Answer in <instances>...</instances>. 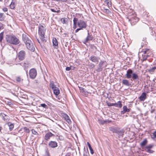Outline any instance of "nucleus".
I'll use <instances>...</instances> for the list:
<instances>
[{
    "instance_id": "nucleus-33",
    "label": "nucleus",
    "mask_w": 156,
    "mask_h": 156,
    "mask_svg": "<svg viewBox=\"0 0 156 156\" xmlns=\"http://www.w3.org/2000/svg\"><path fill=\"white\" fill-rule=\"evenodd\" d=\"M149 51V49H146L143 50L142 52L144 53V55H146L148 54V52Z\"/></svg>"
},
{
    "instance_id": "nucleus-61",
    "label": "nucleus",
    "mask_w": 156,
    "mask_h": 156,
    "mask_svg": "<svg viewBox=\"0 0 156 156\" xmlns=\"http://www.w3.org/2000/svg\"><path fill=\"white\" fill-rule=\"evenodd\" d=\"M5 12H6V11H7V10H4Z\"/></svg>"
},
{
    "instance_id": "nucleus-9",
    "label": "nucleus",
    "mask_w": 156,
    "mask_h": 156,
    "mask_svg": "<svg viewBox=\"0 0 156 156\" xmlns=\"http://www.w3.org/2000/svg\"><path fill=\"white\" fill-rule=\"evenodd\" d=\"M54 136H55L54 134L50 132H48L45 134L44 138L45 140L48 141L50 139V137Z\"/></svg>"
},
{
    "instance_id": "nucleus-3",
    "label": "nucleus",
    "mask_w": 156,
    "mask_h": 156,
    "mask_svg": "<svg viewBox=\"0 0 156 156\" xmlns=\"http://www.w3.org/2000/svg\"><path fill=\"white\" fill-rule=\"evenodd\" d=\"M126 76L127 79H130L132 77L134 81L138 79V75L135 73H133V71L131 69H129L127 71Z\"/></svg>"
},
{
    "instance_id": "nucleus-39",
    "label": "nucleus",
    "mask_w": 156,
    "mask_h": 156,
    "mask_svg": "<svg viewBox=\"0 0 156 156\" xmlns=\"http://www.w3.org/2000/svg\"><path fill=\"white\" fill-rule=\"evenodd\" d=\"M153 145L151 144H149L145 148L146 149H151L153 147Z\"/></svg>"
},
{
    "instance_id": "nucleus-30",
    "label": "nucleus",
    "mask_w": 156,
    "mask_h": 156,
    "mask_svg": "<svg viewBox=\"0 0 156 156\" xmlns=\"http://www.w3.org/2000/svg\"><path fill=\"white\" fill-rule=\"evenodd\" d=\"M8 125L9 126V130L10 131H12L14 127L13 124L10 122H9L8 123Z\"/></svg>"
},
{
    "instance_id": "nucleus-64",
    "label": "nucleus",
    "mask_w": 156,
    "mask_h": 156,
    "mask_svg": "<svg viewBox=\"0 0 156 156\" xmlns=\"http://www.w3.org/2000/svg\"><path fill=\"white\" fill-rule=\"evenodd\" d=\"M91 11L92 13H93V12H92V10H91Z\"/></svg>"
},
{
    "instance_id": "nucleus-48",
    "label": "nucleus",
    "mask_w": 156,
    "mask_h": 156,
    "mask_svg": "<svg viewBox=\"0 0 156 156\" xmlns=\"http://www.w3.org/2000/svg\"><path fill=\"white\" fill-rule=\"evenodd\" d=\"M66 69L67 71H69L71 69V67H66Z\"/></svg>"
},
{
    "instance_id": "nucleus-40",
    "label": "nucleus",
    "mask_w": 156,
    "mask_h": 156,
    "mask_svg": "<svg viewBox=\"0 0 156 156\" xmlns=\"http://www.w3.org/2000/svg\"><path fill=\"white\" fill-rule=\"evenodd\" d=\"M3 14L0 13V20L2 21L4 20V17L3 16Z\"/></svg>"
},
{
    "instance_id": "nucleus-11",
    "label": "nucleus",
    "mask_w": 156,
    "mask_h": 156,
    "mask_svg": "<svg viewBox=\"0 0 156 156\" xmlns=\"http://www.w3.org/2000/svg\"><path fill=\"white\" fill-rule=\"evenodd\" d=\"M19 64H20L21 66L23 67L24 70H26V73L27 72V70L29 64V63L28 62H22Z\"/></svg>"
},
{
    "instance_id": "nucleus-14",
    "label": "nucleus",
    "mask_w": 156,
    "mask_h": 156,
    "mask_svg": "<svg viewBox=\"0 0 156 156\" xmlns=\"http://www.w3.org/2000/svg\"><path fill=\"white\" fill-rule=\"evenodd\" d=\"M22 38L25 43L28 42L29 41H31L28 37V35L26 34H23L22 35Z\"/></svg>"
},
{
    "instance_id": "nucleus-62",
    "label": "nucleus",
    "mask_w": 156,
    "mask_h": 156,
    "mask_svg": "<svg viewBox=\"0 0 156 156\" xmlns=\"http://www.w3.org/2000/svg\"><path fill=\"white\" fill-rule=\"evenodd\" d=\"M155 119H156V116H155Z\"/></svg>"
},
{
    "instance_id": "nucleus-34",
    "label": "nucleus",
    "mask_w": 156,
    "mask_h": 156,
    "mask_svg": "<svg viewBox=\"0 0 156 156\" xmlns=\"http://www.w3.org/2000/svg\"><path fill=\"white\" fill-rule=\"evenodd\" d=\"M4 32H2L0 33V42H2L3 38Z\"/></svg>"
},
{
    "instance_id": "nucleus-57",
    "label": "nucleus",
    "mask_w": 156,
    "mask_h": 156,
    "mask_svg": "<svg viewBox=\"0 0 156 156\" xmlns=\"http://www.w3.org/2000/svg\"><path fill=\"white\" fill-rule=\"evenodd\" d=\"M65 156H70V155H69V154H67Z\"/></svg>"
},
{
    "instance_id": "nucleus-36",
    "label": "nucleus",
    "mask_w": 156,
    "mask_h": 156,
    "mask_svg": "<svg viewBox=\"0 0 156 156\" xmlns=\"http://www.w3.org/2000/svg\"><path fill=\"white\" fill-rule=\"evenodd\" d=\"M142 56L143 57V61H145L147 57L148 56V55H147H147H142Z\"/></svg>"
},
{
    "instance_id": "nucleus-51",
    "label": "nucleus",
    "mask_w": 156,
    "mask_h": 156,
    "mask_svg": "<svg viewBox=\"0 0 156 156\" xmlns=\"http://www.w3.org/2000/svg\"><path fill=\"white\" fill-rule=\"evenodd\" d=\"M51 11L53 12L58 13V12H59L60 11V10H51Z\"/></svg>"
},
{
    "instance_id": "nucleus-37",
    "label": "nucleus",
    "mask_w": 156,
    "mask_h": 156,
    "mask_svg": "<svg viewBox=\"0 0 156 156\" xmlns=\"http://www.w3.org/2000/svg\"><path fill=\"white\" fill-rule=\"evenodd\" d=\"M24 131L27 133H29L30 132V130L27 127H24L23 128Z\"/></svg>"
},
{
    "instance_id": "nucleus-43",
    "label": "nucleus",
    "mask_w": 156,
    "mask_h": 156,
    "mask_svg": "<svg viewBox=\"0 0 156 156\" xmlns=\"http://www.w3.org/2000/svg\"><path fill=\"white\" fill-rule=\"evenodd\" d=\"M80 92L82 94H83V92H85V89L83 88H80Z\"/></svg>"
},
{
    "instance_id": "nucleus-58",
    "label": "nucleus",
    "mask_w": 156,
    "mask_h": 156,
    "mask_svg": "<svg viewBox=\"0 0 156 156\" xmlns=\"http://www.w3.org/2000/svg\"><path fill=\"white\" fill-rule=\"evenodd\" d=\"M154 111V110H152L151 111V113H152Z\"/></svg>"
},
{
    "instance_id": "nucleus-44",
    "label": "nucleus",
    "mask_w": 156,
    "mask_h": 156,
    "mask_svg": "<svg viewBox=\"0 0 156 156\" xmlns=\"http://www.w3.org/2000/svg\"><path fill=\"white\" fill-rule=\"evenodd\" d=\"M107 105L108 106H114V103H112L110 102H107Z\"/></svg>"
},
{
    "instance_id": "nucleus-8",
    "label": "nucleus",
    "mask_w": 156,
    "mask_h": 156,
    "mask_svg": "<svg viewBox=\"0 0 156 156\" xmlns=\"http://www.w3.org/2000/svg\"><path fill=\"white\" fill-rule=\"evenodd\" d=\"M26 53L23 50L20 51L18 53V57L19 59L20 60H23L25 57Z\"/></svg>"
},
{
    "instance_id": "nucleus-49",
    "label": "nucleus",
    "mask_w": 156,
    "mask_h": 156,
    "mask_svg": "<svg viewBox=\"0 0 156 156\" xmlns=\"http://www.w3.org/2000/svg\"><path fill=\"white\" fill-rule=\"evenodd\" d=\"M82 30V28H78L76 30L75 32H76V33H77V32H78V31L79 30Z\"/></svg>"
},
{
    "instance_id": "nucleus-22",
    "label": "nucleus",
    "mask_w": 156,
    "mask_h": 156,
    "mask_svg": "<svg viewBox=\"0 0 156 156\" xmlns=\"http://www.w3.org/2000/svg\"><path fill=\"white\" fill-rule=\"evenodd\" d=\"M119 129V128L117 127H112L110 128V130L111 131H112L113 133H116Z\"/></svg>"
},
{
    "instance_id": "nucleus-27",
    "label": "nucleus",
    "mask_w": 156,
    "mask_h": 156,
    "mask_svg": "<svg viewBox=\"0 0 156 156\" xmlns=\"http://www.w3.org/2000/svg\"><path fill=\"white\" fill-rule=\"evenodd\" d=\"M114 106L119 108H121L122 106L121 101H119L117 103H115Z\"/></svg>"
},
{
    "instance_id": "nucleus-45",
    "label": "nucleus",
    "mask_w": 156,
    "mask_h": 156,
    "mask_svg": "<svg viewBox=\"0 0 156 156\" xmlns=\"http://www.w3.org/2000/svg\"><path fill=\"white\" fill-rule=\"evenodd\" d=\"M146 151L150 153H152L154 152V151L151 150V149H147Z\"/></svg>"
},
{
    "instance_id": "nucleus-21",
    "label": "nucleus",
    "mask_w": 156,
    "mask_h": 156,
    "mask_svg": "<svg viewBox=\"0 0 156 156\" xmlns=\"http://www.w3.org/2000/svg\"><path fill=\"white\" fill-rule=\"evenodd\" d=\"M116 133L119 135V137L121 136L123 137L124 132L123 130H121L119 129Z\"/></svg>"
},
{
    "instance_id": "nucleus-42",
    "label": "nucleus",
    "mask_w": 156,
    "mask_h": 156,
    "mask_svg": "<svg viewBox=\"0 0 156 156\" xmlns=\"http://www.w3.org/2000/svg\"><path fill=\"white\" fill-rule=\"evenodd\" d=\"M31 131L33 134L34 135H38V133L34 129L31 130Z\"/></svg>"
},
{
    "instance_id": "nucleus-5",
    "label": "nucleus",
    "mask_w": 156,
    "mask_h": 156,
    "mask_svg": "<svg viewBox=\"0 0 156 156\" xmlns=\"http://www.w3.org/2000/svg\"><path fill=\"white\" fill-rule=\"evenodd\" d=\"M77 26L79 28H85L87 27L86 23L83 20H80L78 21L77 23Z\"/></svg>"
},
{
    "instance_id": "nucleus-19",
    "label": "nucleus",
    "mask_w": 156,
    "mask_h": 156,
    "mask_svg": "<svg viewBox=\"0 0 156 156\" xmlns=\"http://www.w3.org/2000/svg\"><path fill=\"white\" fill-rule=\"evenodd\" d=\"M123 110L121 111V113L122 114H124L126 112H129V109L127 108L126 106H124L123 107Z\"/></svg>"
},
{
    "instance_id": "nucleus-17",
    "label": "nucleus",
    "mask_w": 156,
    "mask_h": 156,
    "mask_svg": "<svg viewBox=\"0 0 156 156\" xmlns=\"http://www.w3.org/2000/svg\"><path fill=\"white\" fill-rule=\"evenodd\" d=\"M147 94L145 92L143 93L139 97V99L141 101H144L146 98Z\"/></svg>"
},
{
    "instance_id": "nucleus-26",
    "label": "nucleus",
    "mask_w": 156,
    "mask_h": 156,
    "mask_svg": "<svg viewBox=\"0 0 156 156\" xmlns=\"http://www.w3.org/2000/svg\"><path fill=\"white\" fill-rule=\"evenodd\" d=\"M61 21L63 24L67 23L68 19L66 18H63L61 19Z\"/></svg>"
},
{
    "instance_id": "nucleus-59",
    "label": "nucleus",
    "mask_w": 156,
    "mask_h": 156,
    "mask_svg": "<svg viewBox=\"0 0 156 156\" xmlns=\"http://www.w3.org/2000/svg\"><path fill=\"white\" fill-rule=\"evenodd\" d=\"M2 127H0V131H1V130Z\"/></svg>"
},
{
    "instance_id": "nucleus-35",
    "label": "nucleus",
    "mask_w": 156,
    "mask_h": 156,
    "mask_svg": "<svg viewBox=\"0 0 156 156\" xmlns=\"http://www.w3.org/2000/svg\"><path fill=\"white\" fill-rule=\"evenodd\" d=\"M43 156H50L49 151L48 149L46 150L45 154Z\"/></svg>"
},
{
    "instance_id": "nucleus-15",
    "label": "nucleus",
    "mask_w": 156,
    "mask_h": 156,
    "mask_svg": "<svg viewBox=\"0 0 156 156\" xmlns=\"http://www.w3.org/2000/svg\"><path fill=\"white\" fill-rule=\"evenodd\" d=\"M63 116L65 119L66 120V122L69 124L71 123V121L69 118V117L66 114H64L63 115Z\"/></svg>"
},
{
    "instance_id": "nucleus-1",
    "label": "nucleus",
    "mask_w": 156,
    "mask_h": 156,
    "mask_svg": "<svg viewBox=\"0 0 156 156\" xmlns=\"http://www.w3.org/2000/svg\"><path fill=\"white\" fill-rule=\"evenodd\" d=\"M5 39L7 43L13 45L18 44L20 42L19 39L13 34L6 35Z\"/></svg>"
},
{
    "instance_id": "nucleus-12",
    "label": "nucleus",
    "mask_w": 156,
    "mask_h": 156,
    "mask_svg": "<svg viewBox=\"0 0 156 156\" xmlns=\"http://www.w3.org/2000/svg\"><path fill=\"white\" fill-rule=\"evenodd\" d=\"M99 58L98 57L92 55L89 58L90 60L94 63H98V62Z\"/></svg>"
},
{
    "instance_id": "nucleus-28",
    "label": "nucleus",
    "mask_w": 156,
    "mask_h": 156,
    "mask_svg": "<svg viewBox=\"0 0 156 156\" xmlns=\"http://www.w3.org/2000/svg\"><path fill=\"white\" fill-rule=\"evenodd\" d=\"M156 69V65L154 67L151 68L148 70V71L151 73H152L154 72L155 70Z\"/></svg>"
},
{
    "instance_id": "nucleus-13",
    "label": "nucleus",
    "mask_w": 156,
    "mask_h": 156,
    "mask_svg": "<svg viewBox=\"0 0 156 156\" xmlns=\"http://www.w3.org/2000/svg\"><path fill=\"white\" fill-rule=\"evenodd\" d=\"M105 4L108 6V9H105L104 10H109L108 9H111L110 7H111V2L109 0H105Z\"/></svg>"
},
{
    "instance_id": "nucleus-54",
    "label": "nucleus",
    "mask_w": 156,
    "mask_h": 156,
    "mask_svg": "<svg viewBox=\"0 0 156 156\" xmlns=\"http://www.w3.org/2000/svg\"><path fill=\"white\" fill-rule=\"evenodd\" d=\"M11 103L10 102H8V104L9 105H10Z\"/></svg>"
},
{
    "instance_id": "nucleus-47",
    "label": "nucleus",
    "mask_w": 156,
    "mask_h": 156,
    "mask_svg": "<svg viewBox=\"0 0 156 156\" xmlns=\"http://www.w3.org/2000/svg\"><path fill=\"white\" fill-rule=\"evenodd\" d=\"M16 80L17 82H20L21 80V79L20 77H17L16 78Z\"/></svg>"
},
{
    "instance_id": "nucleus-63",
    "label": "nucleus",
    "mask_w": 156,
    "mask_h": 156,
    "mask_svg": "<svg viewBox=\"0 0 156 156\" xmlns=\"http://www.w3.org/2000/svg\"><path fill=\"white\" fill-rule=\"evenodd\" d=\"M51 10H54V9H51Z\"/></svg>"
},
{
    "instance_id": "nucleus-25",
    "label": "nucleus",
    "mask_w": 156,
    "mask_h": 156,
    "mask_svg": "<svg viewBox=\"0 0 156 156\" xmlns=\"http://www.w3.org/2000/svg\"><path fill=\"white\" fill-rule=\"evenodd\" d=\"M15 0H12V2L10 5V7L11 9H14L15 6Z\"/></svg>"
},
{
    "instance_id": "nucleus-29",
    "label": "nucleus",
    "mask_w": 156,
    "mask_h": 156,
    "mask_svg": "<svg viewBox=\"0 0 156 156\" xmlns=\"http://www.w3.org/2000/svg\"><path fill=\"white\" fill-rule=\"evenodd\" d=\"M87 145L89 147V148L90 151V153L91 154H93L94 153V152L93 151V149L91 147V145L89 142H87Z\"/></svg>"
},
{
    "instance_id": "nucleus-41",
    "label": "nucleus",
    "mask_w": 156,
    "mask_h": 156,
    "mask_svg": "<svg viewBox=\"0 0 156 156\" xmlns=\"http://www.w3.org/2000/svg\"><path fill=\"white\" fill-rule=\"evenodd\" d=\"M41 106L45 108H48V107L45 104H41Z\"/></svg>"
},
{
    "instance_id": "nucleus-20",
    "label": "nucleus",
    "mask_w": 156,
    "mask_h": 156,
    "mask_svg": "<svg viewBox=\"0 0 156 156\" xmlns=\"http://www.w3.org/2000/svg\"><path fill=\"white\" fill-rule=\"evenodd\" d=\"M53 45L55 48L58 46V42L55 38H53L52 39Z\"/></svg>"
},
{
    "instance_id": "nucleus-10",
    "label": "nucleus",
    "mask_w": 156,
    "mask_h": 156,
    "mask_svg": "<svg viewBox=\"0 0 156 156\" xmlns=\"http://www.w3.org/2000/svg\"><path fill=\"white\" fill-rule=\"evenodd\" d=\"M48 146L51 148H54L57 147L58 144L56 141H51L48 143Z\"/></svg>"
},
{
    "instance_id": "nucleus-31",
    "label": "nucleus",
    "mask_w": 156,
    "mask_h": 156,
    "mask_svg": "<svg viewBox=\"0 0 156 156\" xmlns=\"http://www.w3.org/2000/svg\"><path fill=\"white\" fill-rule=\"evenodd\" d=\"M49 85L50 87L53 89H54L55 87H56L55 85L54 84L53 82H51L50 83Z\"/></svg>"
},
{
    "instance_id": "nucleus-4",
    "label": "nucleus",
    "mask_w": 156,
    "mask_h": 156,
    "mask_svg": "<svg viewBox=\"0 0 156 156\" xmlns=\"http://www.w3.org/2000/svg\"><path fill=\"white\" fill-rule=\"evenodd\" d=\"M107 65V64L105 61L101 60L99 62L98 67L96 69V71L98 72L101 71L103 68H105Z\"/></svg>"
},
{
    "instance_id": "nucleus-60",
    "label": "nucleus",
    "mask_w": 156,
    "mask_h": 156,
    "mask_svg": "<svg viewBox=\"0 0 156 156\" xmlns=\"http://www.w3.org/2000/svg\"><path fill=\"white\" fill-rule=\"evenodd\" d=\"M93 46L95 47V48H96V47L95 46H94V45Z\"/></svg>"
},
{
    "instance_id": "nucleus-38",
    "label": "nucleus",
    "mask_w": 156,
    "mask_h": 156,
    "mask_svg": "<svg viewBox=\"0 0 156 156\" xmlns=\"http://www.w3.org/2000/svg\"><path fill=\"white\" fill-rule=\"evenodd\" d=\"M78 20V19L76 18H74L73 20V24H77V23Z\"/></svg>"
},
{
    "instance_id": "nucleus-52",
    "label": "nucleus",
    "mask_w": 156,
    "mask_h": 156,
    "mask_svg": "<svg viewBox=\"0 0 156 156\" xmlns=\"http://www.w3.org/2000/svg\"><path fill=\"white\" fill-rule=\"evenodd\" d=\"M76 25H77V24H75V25L73 24V28L74 29H75L76 28Z\"/></svg>"
},
{
    "instance_id": "nucleus-53",
    "label": "nucleus",
    "mask_w": 156,
    "mask_h": 156,
    "mask_svg": "<svg viewBox=\"0 0 156 156\" xmlns=\"http://www.w3.org/2000/svg\"><path fill=\"white\" fill-rule=\"evenodd\" d=\"M95 66L94 65V64H92L91 66L92 68H94V67Z\"/></svg>"
},
{
    "instance_id": "nucleus-16",
    "label": "nucleus",
    "mask_w": 156,
    "mask_h": 156,
    "mask_svg": "<svg viewBox=\"0 0 156 156\" xmlns=\"http://www.w3.org/2000/svg\"><path fill=\"white\" fill-rule=\"evenodd\" d=\"M93 38V36L91 35H90L89 33H88V35L83 43H86L87 42L89 41L92 40Z\"/></svg>"
},
{
    "instance_id": "nucleus-24",
    "label": "nucleus",
    "mask_w": 156,
    "mask_h": 156,
    "mask_svg": "<svg viewBox=\"0 0 156 156\" xmlns=\"http://www.w3.org/2000/svg\"><path fill=\"white\" fill-rule=\"evenodd\" d=\"M147 139H144V140L140 143V145L141 147H143L147 144Z\"/></svg>"
},
{
    "instance_id": "nucleus-2",
    "label": "nucleus",
    "mask_w": 156,
    "mask_h": 156,
    "mask_svg": "<svg viewBox=\"0 0 156 156\" xmlns=\"http://www.w3.org/2000/svg\"><path fill=\"white\" fill-rule=\"evenodd\" d=\"M38 34L40 36V39L44 42H46V40L44 39V35L46 31V29L44 27L41 25H39L38 27Z\"/></svg>"
},
{
    "instance_id": "nucleus-18",
    "label": "nucleus",
    "mask_w": 156,
    "mask_h": 156,
    "mask_svg": "<svg viewBox=\"0 0 156 156\" xmlns=\"http://www.w3.org/2000/svg\"><path fill=\"white\" fill-rule=\"evenodd\" d=\"M122 83L123 84L127 86H129L131 85L129 80L126 79L123 80Z\"/></svg>"
},
{
    "instance_id": "nucleus-46",
    "label": "nucleus",
    "mask_w": 156,
    "mask_h": 156,
    "mask_svg": "<svg viewBox=\"0 0 156 156\" xmlns=\"http://www.w3.org/2000/svg\"><path fill=\"white\" fill-rule=\"evenodd\" d=\"M88 92L87 91L85 90V92H83V93L82 95L84 96H87V95H88Z\"/></svg>"
},
{
    "instance_id": "nucleus-7",
    "label": "nucleus",
    "mask_w": 156,
    "mask_h": 156,
    "mask_svg": "<svg viewBox=\"0 0 156 156\" xmlns=\"http://www.w3.org/2000/svg\"><path fill=\"white\" fill-rule=\"evenodd\" d=\"M37 74V71L35 69H32L30 70L29 75L31 79H34L36 77Z\"/></svg>"
},
{
    "instance_id": "nucleus-50",
    "label": "nucleus",
    "mask_w": 156,
    "mask_h": 156,
    "mask_svg": "<svg viewBox=\"0 0 156 156\" xmlns=\"http://www.w3.org/2000/svg\"><path fill=\"white\" fill-rule=\"evenodd\" d=\"M67 0H58V1H60L62 2H66L67 1Z\"/></svg>"
},
{
    "instance_id": "nucleus-55",
    "label": "nucleus",
    "mask_w": 156,
    "mask_h": 156,
    "mask_svg": "<svg viewBox=\"0 0 156 156\" xmlns=\"http://www.w3.org/2000/svg\"><path fill=\"white\" fill-rule=\"evenodd\" d=\"M83 156H88L87 154H83Z\"/></svg>"
},
{
    "instance_id": "nucleus-32",
    "label": "nucleus",
    "mask_w": 156,
    "mask_h": 156,
    "mask_svg": "<svg viewBox=\"0 0 156 156\" xmlns=\"http://www.w3.org/2000/svg\"><path fill=\"white\" fill-rule=\"evenodd\" d=\"M151 137L152 139L156 138V130L152 133L151 135Z\"/></svg>"
},
{
    "instance_id": "nucleus-23",
    "label": "nucleus",
    "mask_w": 156,
    "mask_h": 156,
    "mask_svg": "<svg viewBox=\"0 0 156 156\" xmlns=\"http://www.w3.org/2000/svg\"><path fill=\"white\" fill-rule=\"evenodd\" d=\"M53 92L54 94L56 95H58L60 93V90L58 88L56 87L53 89Z\"/></svg>"
},
{
    "instance_id": "nucleus-56",
    "label": "nucleus",
    "mask_w": 156,
    "mask_h": 156,
    "mask_svg": "<svg viewBox=\"0 0 156 156\" xmlns=\"http://www.w3.org/2000/svg\"><path fill=\"white\" fill-rule=\"evenodd\" d=\"M37 39V41H38V43H39L40 44V41H39V40H38V39Z\"/></svg>"
},
{
    "instance_id": "nucleus-6",
    "label": "nucleus",
    "mask_w": 156,
    "mask_h": 156,
    "mask_svg": "<svg viewBox=\"0 0 156 156\" xmlns=\"http://www.w3.org/2000/svg\"><path fill=\"white\" fill-rule=\"evenodd\" d=\"M27 49L32 51H34V48L33 44L31 41H29L28 42L25 43Z\"/></svg>"
}]
</instances>
